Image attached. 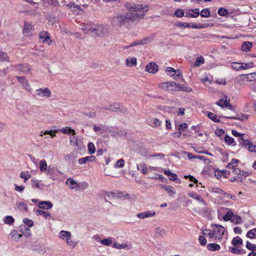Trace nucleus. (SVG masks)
<instances>
[{"label": "nucleus", "instance_id": "nucleus-1", "mask_svg": "<svg viewBox=\"0 0 256 256\" xmlns=\"http://www.w3.org/2000/svg\"><path fill=\"white\" fill-rule=\"evenodd\" d=\"M143 17L144 14H138L136 13L128 12L115 16L112 19V24L116 26H121L126 22H132L134 20L141 19Z\"/></svg>", "mask_w": 256, "mask_h": 256}, {"label": "nucleus", "instance_id": "nucleus-2", "mask_svg": "<svg viewBox=\"0 0 256 256\" xmlns=\"http://www.w3.org/2000/svg\"><path fill=\"white\" fill-rule=\"evenodd\" d=\"M126 8L133 12L132 13L140 14L144 16V13L148 10V6L146 4H136L134 2H128L125 4Z\"/></svg>", "mask_w": 256, "mask_h": 256}, {"label": "nucleus", "instance_id": "nucleus-3", "mask_svg": "<svg viewBox=\"0 0 256 256\" xmlns=\"http://www.w3.org/2000/svg\"><path fill=\"white\" fill-rule=\"evenodd\" d=\"M158 88L169 91H178L182 90V84H177L174 82H167L160 83Z\"/></svg>", "mask_w": 256, "mask_h": 256}, {"label": "nucleus", "instance_id": "nucleus-4", "mask_svg": "<svg viewBox=\"0 0 256 256\" xmlns=\"http://www.w3.org/2000/svg\"><path fill=\"white\" fill-rule=\"evenodd\" d=\"M211 228L212 229L214 240L216 242H220L222 238V236L224 234V228L221 225L214 224L211 226Z\"/></svg>", "mask_w": 256, "mask_h": 256}, {"label": "nucleus", "instance_id": "nucleus-5", "mask_svg": "<svg viewBox=\"0 0 256 256\" xmlns=\"http://www.w3.org/2000/svg\"><path fill=\"white\" fill-rule=\"evenodd\" d=\"M241 145L250 152H256V144L252 143L248 138L241 140Z\"/></svg>", "mask_w": 256, "mask_h": 256}, {"label": "nucleus", "instance_id": "nucleus-6", "mask_svg": "<svg viewBox=\"0 0 256 256\" xmlns=\"http://www.w3.org/2000/svg\"><path fill=\"white\" fill-rule=\"evenodd\" d=\"M94 34L99 36H104L108 32L107 26H103L102 25L96 26L92 29Z\"/></svg>", "mask_w": 256, "mask_h": 256}, {"label": "nucleus", "instance_id": "nucleus-7", "mask_svg": "<svg viewBox=\"0 0 256 256\" xmlns=\"http://www.w3.org/2000/svg\"><path fill=\"white\" fill-rule=\"evenodd\" d=\"M36 95L38 98H49L50 96L51 92L49 88H40L36 90L35 92Z\"/></svg>", "mask_w": 256, "mask_h": 256}, {"label": "nucleus", "instance_id": "nucleus-8", "mask_svg": "<svg viewBox=\"0 0 256 256\" xmlns=\"http://www.w3.org/2000/svg\"><path fill=\"white\" fill-rule=\"evenodd\" d=\"M101 110H110L112 112H124V108L118 103H114L110 104L108 106H104L101 108Z\"/></svg>", "mask_w": 256, "mask_h": 256}, {"label": "nucleus", "instance_id": "nucleus-9", "mask_svg": "<svg viewBox=\"0 0 256 256\" xmlns=\"http://www.w3.org/2000/svg\"><path fill=\"white\" fill-rule=\"evenodd\" d=\"M40 41L42 43H47L50 45L52 42L48 34L46 32H42L39 35Z\"/></svg>", "mask_w": 256, "mask_h": 256}, {"label": "nucleus", "instance_id": "nucleus-10", "mask_svg": "<svg viewBox=\"0 0 256 256\" xmlns=\"http://www.w3.org/2000/svg\"><path fill=\"white\" fill-rule=\"evenodd\" d=\"M167 74L171 76L174 77V79H176L178 78L180 74V72L178 70H175L174 68L171 67H168L166 70Z\"/></svg>", "mask_w": 256, "mask_h": 256}, {"label": "nucleus", "instance_id": "nucleus-11", "mask_svg": "<svg viewBox=\"0 0 256 256\" xmlns=\"http://www.w3.org/2000/svg\"><path fill=\"white\" fill-rule=\"evenodd\" d=\"M66 184L72 190H78L80 188L79 184L72 178H68L66 181Z\"/></svg>", "mask_w": 256, "mask_h": 256}, {"label": "nucleus", "instance_id": "nucleus-12", "mask_svg": "<svg viewBox=\"0 0 256 256\" xmlns=\"http://www.w3.org/2000/svg\"><path fill=\"white\" fill-rule=\"evenodd\" d=\"M47 176H48L50 179L52 180H55L56 179V174L55 168L51 166H48V168L45 173Z\"/></svg>", "mask_w": 256, "mask_h": 256}, {"label": "nucleus", "instance_id": "nucleus-13", "mask_svg": "<svg viewBox=\"0 0 256 256\" xmlns=\"http://www.w3.org/2000/svg\"><path fill=\"white\" fill-rule=\"evenodd\" d=\"M112 246L114 248H116L118 250L126 249L129 250L132 248V244L128 242L122 244H118L117 242H114Z\"/></svg>", "mask_w": 256, "mask_h": 256}, {"label": "nucleus", "instance_id": "nucleus-14", "mask_svg": "<svg viewBox=\"0 0 256 256\" xmlns=\"http://www.w3.org/2000/svg\"><path fill=\"white\" fill-rule=\"evenodd\" d=\"M188 195L190 197L193 198L198 200L201 204L206 205V202L204 201L203 198L198 194L194 192H190L188 193Z\"/></svg>", "mask_w": 256, "mask_h": 256}, {"label": "nucleus", "instance_id": "nucleus-15", "mask_svg": "<svg viewBox=\"0 0 256 256\" xmlns=\"http://www.w3.org/2000/svg\"><path fill=\"white\" fill-rule=\"evenodd\" d=\"M156 214V212L154 210H148L144 212L139 213L137 214V217L144 219L150 217H152Z\"/></svg>", "mask_w": 256, "mask_h": 256}, {"label": "nucleus", "instance_id": "nucleus-16", "mask_svg": "<svg viewBox=\"0 0 256 256\" xmlns=\"http://www.w3.org/2000/svg\"><path fill=\"white\" fill-rule=\"evenodd\" d=\"M158 66L154 62L149 63L146 68V72L152 74L156 73L158 71Z\"/></svg>", "mask_w": 256, "mask_h": 256}, {"label": "nucleus", "instance_id": "nucleus-17", "mask_svg": "<svg viewBox=\"0 0 256 256\" xmlns=\"http://www.w3.org/2000/svg\"><path fill=\"white\" fill-rule=\"evenodd\" d=\"M16 78L18 82L22 85L26 90L29 92L31 88L30 87L28 80L24 77L17 76Z\"/></svg>", "mask_w": 256, "mask_h": 256}, {"label": "nucleus", "instance_id": "nucleus-18", "mask_svg": "<svg viewBox=\"0 0 256 256\" xmlns=\"http://www.w3.org/2000/svg\"><path fill=\"white\" fill-rule=\"evenodd\" d=\"M15 68L16 70L24 74H26L30 70V68L26 64L17 65L15 66Z\"/></svg>", "mask_w": 256, "mask_h": 256}, {"label": "nucleus", "instance_id": "nucleus-19", "mask_svg": "<svg viewBox=\"0 0 256 256\" xmlns=\"http://www.w3.org/2000/svg\"><path fill=\"white\" fill-rule=\"evenodd\" d=\"M33 30V26L29 23H24L23 29V33L26 36H29L32 34Z\"/></svg>", "mask_w": 256, "mask_h": 256}, {"label": "nucleus", "instance_id": "nucleus-20", "mask_svg": "<svg viewBox=\"0 0 256 256\" xmlns=\"http://www.w3.org/2000/svg\"><path fill=\"white\" fill-rule=\"evenodd\" d=\"M246 248L251 250L252 252L248 254V256H256V253L254 252L256 251V245L254 244H252L248 241H247L246 242Z\"/></svg>", "mask_w": 256, "mask_h": 256}, {"label": "nucleus", "instance_id": "nucleus-21", "mask_svg": "<svg viewBox=\"0 0 256 256\" xmlns=\"http://www.w3.org/2000/svg\"><path fill=\"white\" fill-rule=\"evenodd\" d=\"M52 204L49 201H42L38 204V206L40 208L49 210L52 207Z\"/></svg>", "mask_w": 256, "mask_h": 256}, {"label": "nucleus", "instance_id": "nucleus-22", "mask_svg": "<svg viewBox=\"0 0 256 256\" xmlns=\"http://www.w3.org/2000/svg\"><path fill=\"white\" fill-rule=\"evenodd\" d=\"M232 134L234 136L238 138V141L240 142V144H241V140H242V139H246V138H248L247 134H240L236 130H232Z\"/></svg>", "mask_w": 256, "mask_h": 256}, {"label": "nucleus", "instance_id": "nucleus-23", "mask_svg": "<svg viewBox=\"0 0 256 256\" xmlns=\"http://www.w3.org/2000/svg\"><path fill=\"white\" fill-rule=\"evenodd\" d=\"M72 236V234L70 232L68 231H66L64 230H62L59 233V238L64 240H68V238H70Z\"/></svg>", "mask_w": 256, "mask_h": 256}, {"label": "nucleus", "instance_id": "nucleus-24", "mask_svg": "<svg viewBox=\"0 0 256 256\" xmlns=\"http://www.w3.org/2000/svg\"><path fill=\"white\" fill-rule=\"evenodd\" d=\"M31 185L32 188H36L38 189H42L43 188L44 185L42 184L40 180H36V178L32 179L31 180Z\"/></svg>", "mask_w": 256, "mask_h": 256}, {"label": "nucleus", "instance_id": "nucleus-25", "mask_svg": "<svg viewBox=\"0 0 256 256\" xmlns=\"http://www.w3.org/2000/svg\"><path fill=\"white\" fill-rule=\"evenodd\" d=\"M94 24H88L86 25L83 26L82 28V30L84 33H90L94 34V32L92 31V29H94Z\"/></svg>", "mask_w": 256, "mask_h": 256}, {"label": "nucleus", "instance_id": "nucleus-26", "mask_svg": "<svg viewBox=\"0 0 256 256\" xmlns=\"http://www.w3.org/2000/svg\"><path fill=\"white\" fill-rule=\"evenodd\" d=\"M96 158L94 156H91L82 158H80L78 160V163L80 164H82L86 163L88 162H92L95 160Z\"/></svg>", "mask_w": 256, "mask_h": 256}, {"label": "nucleus", "instance_id": "nucleus-27", "mask_svg": "<svg viewBox=\"0 0 256 256\" xmlns=\"http://www.w3.org/2000/svg\"><path fill=\"white\" fill-rule=\"evenodd\" d=\"M48 168V166L47 162L45 160L43 159L40 160L39 163V168L40 172L46 173Z\"/></svg>", "mask_w": 256, "mask_h": 256}, {"label": "nucleus", "instance_id": "nucleus-28", "mask_svg": "<svg viewBox=\"0 0 256 256\" xmlns=\"http://www.w3.org/2000/svg\"><path fill=\"white\" fill-rule=\"evenodd\" d=\"M10 238L15 242H18L22 234L18 233L16 230L12 231L10 234Z\"/></svg>", "mask_w": 256, "mask_h": 256}, {"label": "nucleus", "instance_id": "nucleus-29", "mask_svg": "<svg viewBox=\"0 0 256 256\" xmlns=\"http://www.w3.org/2000/svg\"><path fill=\"white\" fill-rule=\"evenodd\" d=\"M101 195L104 196L106 202H108L107 198L109 200H110L116 197V193L112 192H102Z\"/></svg>", "mask_w": 256, "mask_h": 256}, {"label": "nucleus", "instance_id": "nucleus-30", "mask_svg": "<svg viewBox=\"0 0 256 256\" xmlns=\"http://www.w3.org/2000/svg\"><path fill=\"white\" fill-rule=\"evenodd\" d=\"M137 169L142 172V174H146L148 172V168L144 162H142L137 164Z\"/></svg>", "mask_w": 256, "mask_h": 256}, {"label": "nucleus", "instance_id": "nucleus-31", "mask_svg": "<svg viewBox=\"0 0 256 256\" xmlns=\"http://www.w3.org/2000/svg\"><path fill=\"white\" fill-rule=\"evenodd\" d=\"M127 66L132 67L136 65V58L134 57H129L126 60Z\"/></svg>", "mask_w": 256, "mask_h": 256}, {"label": "nucleus", "instance_id": "nucleus-32", "mask_svg": "<svg viewBox=\"0 0 256 256\" xmlns=\"http://www.w3.org/2000/svg\"><path fill=\"white\" fill-rule=\"evenodd\" d=\"M114 238L112 237H108L106 238L102 239L100 241V244L105 246H110L113 243Z\"/></svg>", "mask_w": 256, "mask_h": 256}, {"label": "nucleus", "instance_id": "nucleus-33", "mask_svg": "<svg viewBox=\"0 0 256 256\" xmlns=\"http://www.w3.org/2000/svg\"><path fill=\"white\" fill-rule=\"evenodd\" d=\"M16 206L17 208L20 211H27L28 206L26 203L22 202H17L16 204Z\"/></svg>", "mask_w": 256, "mask_h": 256}, {"label": "nucleus", "instance_id": "nucleus-34", "mask_svg": "<svg viewBox=\"0 0 256 256\" xmlns=\"http://www.w3.org/2000/svg\"><path fill=\"white\" fill-rule=\"evenodd\" d=\"M188 14L190 17L197 18L200 15V10L198 8L190 9Z\"/></svg>", "mask_w": 256, "mask_h": 256}, {"label": "nucleus", "instance_id": "nucleus-35", "mask_svg": "<svg viewBox=\"0 0 256 256\" xmlns=\"http://www.w3.org/2000/svg\"><path fill=\"white\" fill-rule=\"evenodd\" d=\"M36 214L37 216H42L46 219H50L51 218L50 214L47 212L42 210H36Z\"/></svg>", "mask_w": 256, "mask_h": 256}, {"label": "nucleus", "instance_id": "nucleus-36", "mask_svg": "<svg viewBox=\"0 0 256 256\" xmlns=\"http://www.w3.org/2000/svg\"><path fill=\"white\" fill-rule=\"evenodd\" d=\"M58 131L62 132L64 134H72L73 136L76 134L74 130L68 127L62 128L59 130Z\"/></svg>", "mask_w": 256, "mask_h": 256}, {"label": "nucleus", "instance_id": "nucleus-37", "mask_svg": "<svg viewBox=\"0 0 256 256\" xmlns=\"http://www.w3.org/2000/svg\"><path fill=\"white\" fill-rule=\"evenodd\" d=\"M252 47V44L249 42H244L242 46V51H250Z\"/></svg>", "mask_w": 256, "mask_h": 256}, {"label": "nucleus", "instance_id": "nucleus-38", "mask_svg": "<svg viewBox=\"0 0 256 256\" xmlns=\"http://www.w3.org/2000/svg\"><path fill=\"white\" fill-rule=\"evenodd\" d=\"M161 124L162 122L156 118L152 119L149 123V124L153 128L159 126Z\"/></svg>", "mask_w": 256, "mask_h": 256}, {"label": "nucleus", "instance_id": "nucleus-39", "mask_svg": "<svg viewBox=\"0 0 256 256\" xmlns=\"http://www.w3.org/2000/svg\"><path fill=\"white\" fill-rule=\"evenodd\" d=\"M162 187L169 194L170 196H172L176 194L174 188L170 186H164Z\"/></svg>", "mask_w": 256, "mask_h": 256}, {"label": "nucleus", "instance_id": "nucleus-40", "mask_svg": "<svg viewBox=\"0 0 256 256\" xmlns=\"http://www.w3.org/2000/svg\"><path fill=\"white\" fill-rule=\"evenodd\" d=\"M164 174L168 176L170 179L172 180H176L178 178V176L176 174L172 173L169 170H165Z\"/></svg>", "mask_w": 256, "mask_h": 256}, {"label": "nucleus", "instance_id": "nucleus-41", "mask_svg": "<svg viewBox=\"0 0 256 256\" xmlns=\"http://www.w3.org/2000/svg\"><path fill=\"white\" fill-rule=\"evenodd\" d=\"M232 244L233 246H242V240L240 237L237 236L232 239Z\"/></svg>", "mask_w": 256, "mask_h": 256}, {"label": "nucleus", "instance_id": "nucleus-42", "mask_svg": "<svg viewBox=\"0 0 256 256\" xmlns=\"http://www.w3.org/2000/svg\"><path fill=\"white\" fill-rule=\"evenodd\" d=\"M207 248L210 250L216 251L220 248V246L218 244L212 243L207 245Z\"/></svg>", "mask_w": 256, "mask_h": 256}, {"label": "nucleus", "instance_id": "nucleus-43", "mask_svg": "<svg viewBox=\"0 0 256 256\" xmlns=\"http://www.w3.org/2000/svg\"><path fill=\"white\" fill-rule=\"evenodd\" d=\"M20 177L24 179V182H26L29 178H30L31 175L28 171L22 172L20 174Z\"/></svg>", "mask_w": 256, "mask_h": 256}, {"label": "nucleus", "instance_id": "nucleus-44", "mask_svg": "<svg viewBox=\"0 0 256 256\" xmlns=\"http://www.w3.org/2000/svg\"><path fill=\"white\" fill-rule=\"evenodd\" d=\"M76 152H72L64 156V160L67 162H70L72 160H74L76 159Z\"/></svg>", "mask_w": 256, "mask_h": 256}, {"label": "nucleus", "instance_id": "nucleus-45", "mask_svg": "<svg viewBox=\"0 0 256 256\" xmlns=\"http://www.w3.org/2000/svg\"><path fill=\"white\" fill-rule=\"evenodd\" d=\"M246 236L250 238H256V228L248 231L246 234Z\"/></svg>", "mask_w": 256, "mask_h": 256}, {"label": "nucleus", "instance_id": "nucleus-46", "mask_svg": "<svg viewBox=\"0 0 256 256\" xmlns=\"http://www.w3.org/2000/svg\"><path fill=\"white\" fill-rule=\"evenodd\" d=\"M234 215V214L233 212L232 211L229 210L224 216L223 220L224 221L231 220L233 218Z\"/></svg>", "mask_w": 256, "mask_h": 256}, {"label": "nucleus", "instance_id": "nucleus-47", "mask_svg": "<svg viewBox=\"0 0 256 256\" xmlns=\"http://www.w3.org/2000/svg\"><path fill=\"white\" fill-rule=\"evenodd\" d=\"M150 42V39L148 38L144 39L141 40H139L137 42H134L130 44V46H135L138 44H145Z\"/></svg>", "mask_w": 256, "mask_h": 256}, {"label": "nucleus", "instance_id": "nucleus-48", "mask_svg": "<svg viewBox=\"0 0 256 256\" xmlns=\"http://www.w3.org/2000/svg\"><path fill=\"white\" fill-rule=\"evenodd\" d=\"M224 141L228 145H230V144L233 145V146L236 145V144L234 143V139L228 135H226L225 136Z\"/></svg>", "mask_w": 256, "mask_h": 256}, {"label": "nucleus", "instance_id": "nucleus-49", "mask_svg": "<svg viewBox=\"0 0 256 256\" xmlns=\"http://www.w3.org/2000/svg\"><path fill=\"white\" fill-rule=\"evenodd\" d=\"M202 234L204 235L208 236L210 238H214V236L213 234L212 229V230H203Z\"/></svg>", "mask_w": 256, "mask_h": 256}, {"label": "nucleus", "instance_id": "nucleus-50", "mask_svg": "<svg viewBox=\"0 0 256 256\" xmlns=\"http://www.w3.org/2000/svg\"><path fill=\"white\" fill-rule=\"evenodd\" d=\"M244 251V250H242V248H238V246L232 248L231 249V252L236 254H243Z\"/></svg>", "mask_w": 256, "mask_h": 256}, {"label": "nucleus", "instance_id": "nucleus-51", "mask_svg": "<svg viewBox=\"0 0 256 256\" xmlns=\"http://www.w3.org/2000/svg\"><path fill=\"white\" fill-rule=\"evenodd\" d=\"M88 152L90 154H93L96 152V148L94 144L92 142L88 143Z\"/></svg>", "mask_w": 256, "mask_h": 256}, {"label": "nucleus", "instance_id": "nucleus-52", "mask_svg": "<svg viewBox=\"0 0 256 256\" xmlns=\"http://www.w3.org/2000/svg\"><path fill=\"white\" fill-rule=\"evenodd\" d=\"M200 14L202 17L208 18L210 16V12L208 8L204 9L200 12Z\"/></svg>", "mask_w": 256, "mask_h": 256}, {"label": "nucleus", "instance_id": "nucleus-53", "mask_svg": "<svg viewBox=\"0 0 256 256\" xmlns=\"http://www.w3.org/2000/svg\"><path fill=\"white\" fill-rule=\"evenodd\" d=\"M188 126V125L186 123H182L179 125L178 128V130L179 131V136H180L181 132L182 131H184L187 129Z\"/></svg>", "mask_w": 256, "mask_h": 256}, {"label": "nucleus", "instance_id": "nucleus-54", "mask_svg": "<svg viewBox=\"0 0 256 256\" xmlns=\"http://www.w3.org/2000/svg\"><path fill=\"white\" fill-rule=\"evenodd\" d=\"M8 60V57L7 56V54L0 50V61L6 62Z\"/></svg>", "mask_w": 256, "mask_h": 256}, {"label": "nucleus", "instance_id": "nucleus-55", "mask_svg": "<svg viewBox=\"0 0 256 256\" xmlns=\"http://www.w3.org/2000/svg\"><path fill=\"white\" fill-rule=\"evenodd\" d=\"M14 221V220L12 216H8L4 218L5 224H8L9 225L12 224Z\"/></svg>", "mask_w": 256, "mask_h": 256}, {"label": "nucleus", "instance_id": "nucleus-56", "mask_svg": "<svg viewBox=\"0 0 256 256\" xmlns=\"http://www.w3.org/2000/svg\"><path fill=\"white\" fill-rule=\"evenodd\" d=\"M231 222L235 224H239L242 222L241 218L236 215H234Z\"/></svg>", "mask_w": 256, "mask_h": 256}, {"label": "nucleus", "instance_id": "nucleus-57", "mask_svg": "<svg viewBox=\"0 0 256 256\" xmlns=\"http://www.w3.org/2000/svg\"><path fill=\"white\" fill-rule=\"evenodd\" d=\"M204 60L202 56L198 57L194 62V66H199L200 64L204 63Z\"/></svg>", "mask_w": 256, "mask_h": 256}, {"label": "nucleus", "instance_id": "nucleus-58", "mask_svg": "<svg viewBox=\"0 0 256 256\" xmlns=\"http://www.w3.org/2000/svg\"><path fill=\"white\" fill-rule=\"evenodd\" d=\"M254 64L253 62L250 63H240V67L241 69L246 70L248 68H251L253 67Z\"/></svg>", "mask_w": 256, "mask_h": 256}, {"label": "nucleus", "instance_id": "nucleus-59", "mask_svg": "<svg viewBox=\"0 0 256 256\" xmlns=\"http://www.w3.org/2000/svg\"><path fill=\"white\" fill-rule=\"evenodd\" d=\"M229 104V102L226 100H220L218 102H216V104L220 106V107H226L228 106V104Z\"/></svg>", "mask_w": 256, "mask_h": 256}, {"label": "nucleus", "instance_id": "nucleus-60", "mask_svg": "<svg viewBox=\"0 0 256 256\" xmlns=\"http://www.w3.org/2000/svg\"><path fill=\"white\" fill-rule=\"evenodd\" d=\"M156 233L160 236H163L166 234V230L162 228H158L156 230Z\"/></svg>", "mask_w": 256, "mask_h": 256}, {"label": "nucleus", "instance_id": "nucleus-61", "mask_svg": "<svg viewBox=\"0 0 256 256\" xmlns=\"http://www.w3.org/2000/svg\"><path fill=\"white\" fill-rule=\"evenodd\" d=\"M237 80L242 81H250L248 74L240 75L237 78Z\"/></svg>", "mask_w": 256, "mask_h": 256}, {"label": "nucleus", "instance_id": "nucleus-62", "mask_svg": "<svg viewBox=\"0 0 256 256\" xmlns=\"http://www.w3.org/2000/svg\"><path fill=\"white\" fill-rule=\"evenodd\" d=\"M66 242L67 245L72 248L75 247L76 246V244H78V242H76L71 240L70 238H68Z\"/></svg>", "mask_w": 256, "mask_h": 256}, {"label": "nucleus", "instance_id": "nucleus-63", "mask_svg": "<svg viewBox=\"0 0 256 256\" xmlns=\"http://www.w3.org/2000/svg\"><path fill=\"white\" fill-rule=\"evenodd\" d=\"M218 14L220 16H225L228 14V12L226 9L221 8L218 9Z\"/></svg>", "mask_w": 256, "mask_h": 256}, {"label": "nucleus", "instance_id": "nucleus-64", "mask_svg": "<svg viewBox=\"0 0 256 256\" xmlns=\"http://www.w3.org/2000/svg\"><path fill=\"white\" fill-rule=\"evenodd\" d=\"M23 222L28 227H32L34 225L33 221L28 218H24L23 220Z\"/></svg>", "mask_w": 256, "mask_h": 256}]
</instances>
